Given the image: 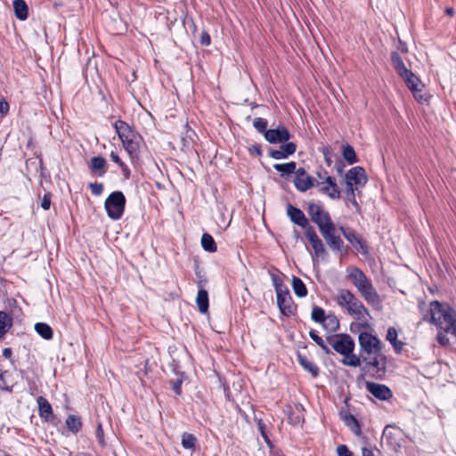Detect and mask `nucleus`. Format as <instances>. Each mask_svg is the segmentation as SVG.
<instances>
[{"mask_svg":"<svg viewBox=\"0 0 456 456\" xmlns=\"http://www.w3.org/2000/svg\"><path fill=\"white\" fill-rule=\"evenodd\" d=\"M362 362L364 363L362 369L363 371L377 379L384 378L387 371V357L382 351L361 357Z\"/></svg>","mask_w":456,"mask_h":456,"instance_id":"4","label":"nucleus"},{"mask_svg":"<svg viewBox=\"0 0 456 456\" xmlns=\"http://www.w3.org/2000/svg\"><path fill=\"white\" fill-rule=\"evenodd\" d=\"M65 423L67 428L75 435L81 430L83 426L80 417L73 414L68 416Z\"/></svg>","mask_w":456,"mask_h":456,"instance_id":"31","label":"nucleus"},{"mask_svg":"<svg viewBox=\"0 0 456 456\" xmlns=\"http://www.w3.org/2000/svg\"><path fill=\"white\" fill-rule=\"evenodd\" d=\"M403 80L404 81L407 87L411 91L417 86L424 87V85L421 83L420 79L411 70L406 71V74L399 75Z\"/></svg>","mask_w":456,"mask_h":456,"instance_id":"25","label":"nucleus"},{"mask_svg":"<svg viewBox=\"0 0 456 456\" xmlns=\"http://www.w3.org/2000/svg\"><path fill=\"white\" fill-rule=\"evenodd\" d=\"M342 156L343 159L349 164L353 165L358 161L355 151L350 144L342 146Z\"/></svg>","mask_w":456,"mask_h":456,"instance_id":"34","label":"nucleus"},{"mask_svg":"<svg viewBox=\"0 0 456 456\" xmlns=\"http://www.w3.org/2000/svg\"><path fill=\"white\" fill-rule=\"evenodd\" d=\"M110 158L114 163H116L121 168L125 179H129L131 175V171L128 166L119 158L118 154L116 151H112L110 154Z\"/></svg>","mask_w":456,"mask_h":456,"instance_id":"36","label":"nucleus"},{"mask_svg":"<svg viewBox=\"0 0 456 456\" xmlns=\"http://www.w3.org/2000/svg\"><path fill=\"white\" fill-rule=\"evenodd\" d=\"M328 346L344 356L341 362L350 367L360 366V357L354 354V340L346 333H335L327 336Z\"/></svg>","mask_w":456,"mask_h":456,"instance_id":"1","label":"nucleus"},{"mask_svg":"<svg viewBox=\"0 0 456 456\" xmlns=\"http://www.w3.org/2000/svg\"><path fill=\"white\" fill-rule=\"evenodd\" d=\"M334 167L338 175H342L344 172L345 164L340 159H338L335 162Z\"/></svg>","mask_w":456,"mask_h":456,"instance_id":"59","label":"nucleus"},{"mask_svg":"<svg viewBox=\"0 0 456 456\" xmlns=\"http://www.w3.org/2000/svg\"><path fill=\"white\" fill-rule=\"evenodd\" d=\"M445 333H446V332H444H444L440 331V332H438V334H437V336H436V340H437V342H438L441 346H448V345H449V343H450L449 338H447V336H446V334H445Z\"/></svg>","mask_w":456,"mask_h":456,"instance_id":"54","label":"nucleus"},{"mask_svg":"<svg viewBox=\"0 0 456 456\" xmlns=\"http://www.w3.org/2000/svg\"><path fill=\"white\" fill-rule=\"evenodd\" d=\"M368 182L366 171L362 167H354L347 171L345 175L346 185L351 184V186L358 187L364 186Z\"/></svg>","mask_w":456,"mask_h":456,"instance_id":"13","label":"nucleus"},{"mask_svg":"<svg viewBox=\"0 0 456 456\" xmlns=\"http://www.w3.org/2000/svg\"><path fill=\"white\" fill-rule=\"evenodd\" d=\"M397 330L394 327H389L387 333V340L390 343L395 342L397 339Z\"/></svg>","mask_w":456,"mask_h":456,"instance_id":"52","label":"nucleus"},{"mask_svg":"<svg viewBox=\"0 0 456 456\" xmlns=\"http://www.w3.org/2000/svg\"><path fill=\"white\" fill-rule=\"evenodd\" d=\"M362 456H375L372 450L366 447L362 449Z\"/></svg>","mask_w":456,"mask_h":456,"instance_id":"64","label":"nucleus"},{"mask_svg":"<svg viewBox=\"0 0 456 456\" xmlns=\"http://www.w3.org/2000/svg\"><path fill=\"white\" fill-rule=\"evenodd\" d=\"M200 42L204 46H208L211 44V37L208 31L203 30L200 33Z\"/></svg>","mask_w":456,"mask_h":456,"instance_id":"51","label":"nucleus"},{"mask_svg":"<svg viewBox=\"0 0 456 456\" xmlns=\"http://www.w3.org/2000/svg\"><path fill=\"white\" fill-rule=\"evenodd\" d=\"M197 438L194 435L184 432L182 436V446L184 449L193 450L196 446Z\"/></svg>","mask_w":456,"mask_h":456,"instance_id":"40","label":"nucleus"},{"mask_svg":"<svg viewBox=\"0 0 456 456\" xmlns=\"http://www.w3.org/2000/svg\"><path fill=\"white\" fill-rule=\"evenodd\" d=\"M338 230L340 231L343 237L361 254L367 255L369 253V247L366 242L363 240L362 236L357 234V232L350 228L339 226Z\"/></svg>","mask_w":456,"mask_h":456,"instance_id":"10","label":"nucleus"},{"mask_svg":"<svg viewBox=\"0 0 456 456\" xmlns=\"http://www.w3.org/2000/svg\"><path fill=\"white\" fill-rule=\"evenodd\" d=\"M201 246L205 251L214 253L217 250L216 243L209 233H203L201 237Z\"/></svg>","mask_w":456,"mask_h":456,"instance_id":"35","label":"nucleus"},{"mask_svg":"<svg viewBox=\"0 0 456 456\" xmlns=\"http://www.w3.org/2000/svg\"><path fill=\"white\" fill-rule=\"evenodd\" d=\"M206 285V281H198L199 291L196 297V303L199 308V311L201 314H206L208 311V291L204 289Z\"/></svg>","mask_w":456,"mask_h":456,"instance_id":"20","label":"nucleus"},{"mask_svg":"<svg viewBox=\"0 0 456 456\" xmlns=\"http://www.w3.org/2000/svg\"><path fill=\"white\" fill-rule=\"evenodd\" d=\"M275 291H276L277 297H279V293L281 295H284L285 293L289 294V289L284 284H281V286L276 288Z\"/></svg>","mask_w":456,"mask_h":456,"instance_id":"62","label":"nucleus"},{"mask_svg":"<svg viewBox=\"0 0 456 456\" xmlns=\"http://www.w3.org/2000/svg\"><path fill=\"white\" fill-rule=\"evenodd\" d=\"M320 191L332 200H338L341 196L340 190L334 189L326 184L320 188Z\"/></svg>","mask_w":456,"mask_h":456,"instance_id":"43","label":"nucleus"},{"mask_svg":"<svg viewBox=\"0 0 456 456\" xmlns=\"http://www.w3.org/2000/svg\"><path fill=\"white\" fill-rule=\"evenodd\" d=\"M126 200L120 191L111 192L104 202L108 216L112 220H119L125 212Z\"/></svg>","mask_w":456,"mask_h":456,"instance_id":"5","label":"nucleus"},{"mask_svg":"<svg viewBox=\"0 0 456 456\" xmlns=\"http://www.w3.org/2000/svg\"><path fill=\"white\" fill-rule=\"evenodd\" d=\"M267 120L263 118H256L253 121V126L256 130L264 135L265 134L266 131L269 130L267 129Z\"/></svg>","mask_w":456,"mask_h":456,"instance_id":"44","label":"nucleus"},{"mask_svg":"<svg viewBox=\"0 0 456 456\" xmlns=\"http://www.w3.org/2000/svg\"><path fill=\"white\" fill-rule=\"evenodd\" d=\"M322 236L325 240L330 249L338 255L340 258L345 257L348 254L349 247L346 245L341 237L337 234L336 226L322 234Z\"/></svg>","mask_w":456,"mask_h":456,"instance_id":"8","label":"nucleus"},{"mask_svg":"<svg viewBox=\"0 0 456 456\" xmlns=\"http://www.w3.org/2000/svg\"><path fill=\"white\" fill-rule=\"evenodd\" d=\"M291 138L289 129L283 125H279L274 129H269L265 134V139L272 144L284 143Z\"/></svg>","mask_w":456,"mask_h":456,"instance_id":"14","label":"nucleus"},{"mask_svg":"<svg viewBox=\"0 0 456 456\" xmlns=\"http://www.w3.org/2000/svg\"><path fill=\"white\" fill-rule=\"evenodd\" d=\"M292 289L298 297H305L308 293L306 286L303 281L297 276L292 277Z\"/></svg>","mask_w":456,"mask_h":456,"instance_id":"33","label":"nucleus"},{"mask_svg":"<svg viewBox=\"0 0 456 456\" xmlns=\"http://www.w3.org/2000/svg\"><path fill=\"white\" fill-rule=\"evenodd\" d=\"M397 50L403 53H408V46H407L406 43H404L402 40H399L398 45H397Z\"/></svg>","mask_w":456,"mask_h":456,"instance_id":"61","label":"nucleus"},{"mask_svg":"<svg viewBox=\"0 0 456 456\" xmlns=\"http://www.w3.org/2000/svg\"><path fill=\"white\" fill-rule=\"evenodd\" d=\"M35 330L44 339L49 340L53 337V331L50 325L45 322H37L35 324Z\"/></svg>","mask_w":456,"mask_h":456,"instance_id":"32","label":"nucleus"},{"mask_svg":"<svg viewBox=\"0 0 456 456\" xmlns=\"http://www.w3.org/2000/svg\"><path fill=\"white\" fill-rule=\"evenodd\" d=\"M326 185H329L334 189L339 190L338 184L336 183V180L332 176H327L325 178Z\"/></svg>","mask_w":456,"mask_h":456,"instance_id":"60","label":"nucleus"},{"mask_svg":"<svg viewBox=\"0 0 456 456\" xmlns=\"http://www.w3.org/2000/svg\"><path fill=\"white\" fill-rule=\"evenodd\" d=\"M307 212L312 222L318 226L321 234L335 226L329 212L324 211L320 205L314 202L308 203Z\"/></svg>","mask_w":456,"mask_h":456,"instance_id":"6","label":"nucleus"},{"mask_svg":"<svg viewBox=\"0 0 456 456\" xmlns=\"http://www.w3.org/2000/svg\"><path fill=\"white\" fill-rule=\"evenodd\" d=\"M297 151V144L293 142L281 143L279 149H270L268 155L273 159H285L292 156Z\"/></svg>","mask_w":456,"mask_h":456,"instance_id":"16","label":"nucleus"},{"mask_svg":"<svg viewBox=\"0 0 456 456\" xmlns=\"http://www.w3.org/2000/svg\"><path fill=\"white\" fill-rule=\"evenodd\" d=\"M365 387L368 392L380 401L389 400L393 396L391 389L386 385L367 381Z\"/></svg>","mask_w":456,"mask_h":456,"instance_id":"15","label":"nucleus"},{"mask_svg":"<svg viewBox=\"0 0 456 456\" xmlns=\"http://www.w3.org/2000/svg\"><path fill=\"white\" fill-rule=\"evenodd\" d=\"M322 327L330 331H336L339 328L338 319L334 314H329L322 323Z\"/></svg>","mask_w":456,"mask_h":456,"instance_id":"39","label":"nucleus"},{"mask_svg":"<svg viewBox=\"0 0 456 456\" xmlns=\"http://www.w3.org/2000/svg\"><path fill=\"white\" fill-rule=\"evenodd\" d=\"M326 314H325V311L320 307V306H317V305H314L313 307V310H312V314H311V319L314 322H318V323H322V322L325 321L326 319Z\"/></svg>","mask_w":456,"mask_h":456,"instance_id":"41","label":"nucleus"},{"mask_svg":"<svg viewBox=\"0 0 456 456\" xmlns=\"http://www.w3.org/2000/svg\"><path fill=\"white\" fill-rule=\"evenodd\" d=\"M95 436H96V438H97V441H98L99 444L101 446H104L105 445L104 432H103L102 425L101 422H99L97 424Z\"/></svg>","mask_w":456,"mask_h":456,"instance_id":"48","label":"nucleus"},{"mask_svg":"<svg viewBox=\"0 0 456 456\" xmlns=\"http://www.w3.org/2000/svg\"><path fill=\"white\" fill-rule=\"evenodd\" d=\"M287 214L289 216L291 222L302 227L303 229L305 230L311 226L309 224L308 219L305 217L304 212L301 209L289 204L287 207Z\"/></svg>","mask_w":456,"mask_h":456,"instance_id":"19","label":"nucleus"},{"mask_svg":"<svg viewBox=\"0 0 456 456\" xmlns=\"http://www.w3.org/2000/svg\"><path fill=\"white\" fill-rule=\"evenodd\" d=\"M336 302L342 308H346L347 313L357 321L365 319V316H370L369 310L349 289H340Z\"/></svg>","mask_w":456,"mask_h":456,"instance_id":"3","label":"nucleus"},{"mask_svg":"<svg viewBox=\"0 0 456 456\" xmlns=\"http://www.w3.org/2000/svg\"><path fill=\"white\" fill-rule=\"evenodd\" d=\"M338 456H354V453L346 444H340L337 447Z\"/></svg>","mask_w":456,"mask_h":456,"instance_id":"50","label":"nucleus"},{"mask_svg":"<svg viewBox=\"0 0 456 456\" xmlns=\"http://www.w3.org/2000/svg\"><path fill=\"white\" fill-rule=\"evenodd\" d=\"M12 326V317L4 311H0V339Z\"/></svg>","mask_w":456,"mask_h":456,"instance_id":"27","label":"nucleus"},{"mask_svg":"<svg viewBox=\"0 0 456 456\" xmlns=\"http://www.w3.org/2000/svg\"><path fill=\"white\" fill-rule=\"evenodd\" d=\"M358 187L351 186V184L346 185V195L347 200L356 208H359V205L355 200V191Z\"/></svg>","mask_w":456,"mask_h":456,"instance_id":"45","label":"nucleus"},{"mask_svg":"<svg viewBox=\"0 0 456 456\" xmlns=\"http://www.w3.org/2000/svg\"><path fill=\"white\" fill-rule=\"evenodd\" d=\"M297 361L303 369L309 372L314 378H316L319 375V367L305 356L301 354H297Z\"/></svg>","mask_w":456,"mask_h":456,"instance_id":"24","label":"nucleus"},{"mask_svg":"<svg viewBox=\"0 0 456 456\" xmlns=\"http://www.w3.org/2000/svg\"><path fill=\"white\" fill-rule=\"evenodd\" d=\"M305 236L307 238L314 249V263L315 262L316 258H323L328 256V251L322 240L319 238L314 228L312 225L305 230Z\"/></svg>","mask_w":456,"mask_h":456,"instance_id":"12","label":"nucleus"},{"mask_svg":"<svg viewBox=\"0 0 456 456\" xmlns=\"http://www.w3.org/2000/svg\"><path fill=\"white\" fill-rule=\"evenodd\" d=\"M358 342L360 346V354L357 356L360 358L382 351V342L378 337L371 335L369 332H361L358 337Z\"/></svg>","mask_w":456,"mask_h":456,"instance_id":"7","label":"nucleus"},{"mask_svg":"<svg viewBox=\"0 0 456 456\" xmlns=\"http://www.w3.org/2000/svg\"><path fill=\"white\" fill-rule=\"evenodd\" d=\"M272 280H273L275 289L281 286V284H283L281 279L275 274L273 275Z\"/></svg>","mask_w":456,"mask_h":456,"instance_id":"63","label":"nucleus"},{"mask_svg":"<svg viewBox=\"0 0 456 456\" xmlns=\"http://www.w3.org/2000/svg\"><path fill=\"white\" fill-rule=\"evenodd\" d=\"M340 417L345 424L350 428V430L355 435L360 436L362 433L361 425L359 420L349 411H341Z\"/></svg>","mask_w":456,"mask_h":456,"instance_id":"21","label":"nucleus"},{"mask_svg":"<svg viewBox=\"0 0 456 456\" xmlns=\"http://www.w3.org/2000/svg\"><path fill=\"white\" fill-rule=\"evenodd\" d=\"M248 151L250 154H256V156H262V149L259 144H254L251 147L248 148Z\"/></svg>","mask_w":456,"mask_h":456,"instance_id":"58","label":"nucleus"},{"mask_svg":"<svg viewBox=\"0 0 456 456\" xmlns=\"http://www.w3.org/2000/svg\"><path fill=\"white\" fill-rule=\"evenodd\" d=\"M9 103L4 99L0 100V113L2 115H6L9 111Z\"/></svg>","mask_w":456,"mask_h":456,"instance_id":"57","label":"nucleus"},{"mask_svg":"<svg viewBox=\"0 0 456 456\" xmlns=\"http://www.w3.org/2000/svg\"><path fill=\"white\" fill-rule=\"evenodd\" d=\"M277 305L281 313L285 316H291L295 314L297 306L294 305L290 294L285 293L277 297Z\"/></svg>","mask_w":456,"mask_h":456,"instance_id":"18","label":"nucleus"},{"mask_svg":"<svg viewBox=\"0 0 456 456\" xmlns=\"http://www.w3.org/2000/svg\"><path fill=\"white\" fill-rule=\"evenodd\" d=\"M258 428L266 444H270L271 441L265 432V425L261 420L258 422Z\"/></svg>","mask_w":456,"mask_h":456,"instance_id":"55","label":"nucleus"},{"mask_svg":"<svg viewBox=\"0 0 456 456\" xmlns=\"http://www.w3.org/2000/svg\"><path fill=\"white\" fill-rule=\"evenodd\" d=\"M140 137H129L127 139H125L124 141H121L122 145L126 151L129 154L130 157H137L139 152V139Z\"/></svg>","mask_w":456,"mask_h":456,"instance_id":"23","label":"nucleus"},{"mask_svg":"<svg viewBox=\"0 0 456 456\" xmlns=\"http://www.w3.org/2000/svg\"><path fill=\"white\" fill-rule=\"evenodd\" d=\"M182 384H183V379L177 378L174 380L170 381L171 388L175 392L176 395H180L182 394Z\"/></svg>","mask_w":456,"mask_h":456,"instance_id":"47","label":"nucleus"},{"mask_svg":"<svg viewBox=\"0 0 456 456\" xmlns=\"http://www.w3.org/2000/svg\"><path fill=\"white\" fill-rule=\"evenodd\" d=\"M431 322L446 333L456 336V311L437 300L430 304Z\"/></svg>","mask_w":456,"mask_h":456,"instance_id":"2","label":"nucleus"},{"mask_svg":"<svg viewBox=\"0 0 456 456\" xmlns=\"http://www.w3.org/2000/svg\"><path fill=\"white\" fill-rule=\"evenodd\" d=\"M318 150L320 152L322 153L324 162L327 165V167H330L332 165L331 158L334 156L333 149L329 145H324L320 147Z\"/></svg>","mask_w":456,"mask_h":456,"instance_id":"42","label":"nucleus"},{"mask_svg":"<svg viewBox=\"0 0 456 456\" xmlns=\"http://www.w3.org/2000/svg\"><path fill=\"white\" fill-rule=\"evenodd\" d=\"M13 9L15 16L20 20H25L28 15V7L24 0H14Z\"/></svg>","mask_w":456,"mask_h":456,"instance_id":"26","label":"nucleus"},{"mask_svg":"<svg viewBox=\"0 0 456 456\" xmlns=\"http://www.w3.org/2000/svg\"><path fill=\"white\" fill-rule=\"evenodd\" d=\"M41 207L45 210L50 209V207H51V193L50 192H47L43 196L42 201H41Z\"/></svg>","mask_w":456,"mask_h":456,"instance_id":"53","label":"nucleus"},{"mask_svg":"<svg viewBox=\"0 0 456 456\" xmlns=\"http://www.w3.org/2000/svg\"><path fill=\"white\" fill-rule=\"evenodd\" d=\"M89 187L91 188L92 193L95 196H100L103 191V184L101 183H89Z\"/></svg>","mask_w":456,"mask_h":456,"instance_id":"49","label":"nucleus"},{"mask_svg":"<svg viewBox=\"0 0 456 456\" xmlns=\"http://www.w3.org/2000/svg\"><path fill=\"white\" fill-rule=\"evenodd\" d=\"M293 183L300 192H305L314 186L320 185V183L310 175L304 167L297 169Z\"/></svg>","mask_w":456,"mask_h":456,"instance_id":"11","label":"nucleus"},{"mask_svg":"<svg viewBox=\"0 0 456 456\" xmlns=\"http://www.w3.org/2000/svg\"><path fill=\"white\" fill-rule=\"evenodd\" d=\"M391 62L398 75L406 74V71L409 70L398 52L394 51L391 53Z\"/></svg>","mask_w":456,"mask_h":456,"instance_id":"29","label":"nucleus"},{"mask_svg":"<svg viewBox=\"0 0 456 456\" xmlns=\"http://www.w3.org/2000/svg\"><path fill=\"white\" fill-rule=\"evenodd\" d=\"M273 168L277 172L281 173V176L296 174L297 169V163L294 161H290L288 163L274 164Z\"/></svg>","mask_w":456,"mask_h":456,"instance_id":"30","label":"nucleus"},{"mask_svg":"<svg viewBox=\"0 0 456 456\" xmlns=\"http://www.w3.org/2000/svg\"><path fill=\"white\" fill-rule=\"evenodd\" d=\"M391 345L393 346V348L396 354H401L404 346V343L398 339H396L395 342H392Z\"/></svg>","mask_w":456,"mask_h":456,"instance_id":"56","label":"nucleus"},{"mask_svg":"<svg viewBox=\"0 0 456 456\" xmlns=\"http://www.w3.org/2000/svg\"><path fill=\"white\" fill-rule=\"evenodd\" d=\"M356 289L368 304L371 305L375 309H381L382 301L369 278Z\"/></svg>","mask_w":456,"mask_h":456,"instance_id":"9","label":"nucleus"},{"mask_svg":"<svg viewBox=\"0 0 456 456\" xmlns=\"http://www.w3.org/2000/svg\"><path fill=\"white\" fill-rule=\"evenodd\" d=\"M38 405L39 416L45 420H49L53 417V412L50 403L44 396H38L37 399Z\"/></svg>","mask_w":456,"mask_h":456,"instance_id":"22","label":"nucleus"},{"mask_svg":"<svg viewBox=\"0 0 456 456\" xmlns=\"http://www.w3.org/2000/svg\"><path fill=\"white\" fill-rule=\"evenodd\" d=\"M113 127L120 141L129 137H140V134L126 121L118 119L113 124Z\"/></svg>","mask_w":456,"mask_h":456,"instance_id":"17","label":"nucleus"},{"mask_svg":"<svg viewBox=\"0 0 456 456\" xmlns=\"http://www.w3.org/2000/svg\"><path fill=\"white\" fill-rule=\"evenodd\" d=\"M422 89L423 87L417 86L416 88L411 91L412 93L414 99L419 103L428 102V97L422 93Z\"/></svg>","mask_w":456,"mask_h":456,"instance_id":"46","label":"nucleus"},{"mask_svg":"<svg viewBox=\"0 0 456 456\" xmlns=\"http://www.w3.org/2000/svg\"><path fill=\"white\" fill-rule=\"evenodd\" d=\"M348 278L356 288L368 279L366 274L358 267H353L350 270Z\"/></svg>","mask_w":456,"mask_h":456,"instance_id":"28","label":"nucleus"},{"mask_svg":"<svg viewBox=\"0 0 456 456\" xmlns=\"http://www.w3.org/2000/svg\"><path fill=\"white\" fill-rule=\"evenodd\" d=\"M310 338L322 348L326 354H333L332 350L328 346L327 339L323 340L314 330H311L309 332Z\"/></svg>","mask_w":456,"mask_h":456,"instance_id":"38","label":"nucleus"},{"mask_svg":"<svg viewBox=\"0 0 456 456\" xmlns=\"http://www.w3.org/2000/svg\"><path fill=\"white\" fill-rule=\"evenodd\" d=\"M106 164V160L103 157H94L90 160V168L92 171H101L99 176H102L105 173L104 168Z\"/></svg>","mask_w":456,"mask_h":456,"instance_id":"37","label":"nucleus"}]
</instances>
